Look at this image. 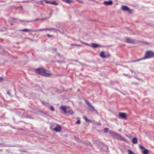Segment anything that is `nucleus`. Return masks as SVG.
<instances>
[{"instance_id":"nucleus-1","label":"nucleus","mask_w":154,"mask_h":154,"mask_svg":"<svg viewBox=\"0 0 154 154\" xmlns=\"http://www.w3.org/2000/svg\"><path fill=\"white\" fill-rule=\"evenodd\" d=\"M36 72L39 74H40L45 76H49L51 75V74L49 72L46 70L44 68H41L35 69Z\"/></svg>"},{"instance_id":"nucleus-2","label":"nucleus","mask_w":154,"mask_h":154,"mask_svg":"<svg viewBox=\"0 0 154 154\" xmlns=\"http://www.w3.org/2000/svg\"><path fill=\"white\" fill-rule=\"evenodd\" d=\"M154 58V52L151 51H147L145 53L144 57L143 58L134 61L133 62H137L143 59L151 58Z\"/></svg>"},{"instance_id":"nucleus-3","label":"nucleus","mask_w":154,"mask_h":154,"mask_svg":"<svg viewBox=\"0 0 154 154\" xmlns=\"http://www.w3.org/2000/svg\"><path fill=\"white\" fill-rule=\"evenodd\" d=\"M60 109L65 113L68 115H72L73 114V112L71 108L68 106H61L60 107Z\"/></svg>"},{"instance_id":"nucleus-4","label":"nucleus","mask_w":154,"mask_h":154,"mask_svg":"<svg viewBox=\"0 0 154 154\" xmlns=\"http://www.w3.org/2000/svg\"><path fill=\"white\" fill-rule=\"evenodd\" d=\"M50 129L52 131H54L56 132H60L62 129V128L61 126H56L55 127L51 126Z\"/></svg>"},{"instance_id":"nucleus-5","label":"nucleus","mask_w":154,"mask_h":154,"mask_svg":"<svg viewBox=\"0 0 154 154\" xmlns=\"http://www.w3.org/2000/svg\"><path fill=\"white\" fill-rule=\"evenodd\" d=\"M119 116L121 118L126 120L127 119V115L125 113L119 112Z\"/></svg>"},{"instance_id":"nucleus-6","label":"nucleus","mask_w":154,"mask_h":154,"mask_svg":"<svg viewBox=\"0 0 154 154\" xmlns=\"http://www.w3.org/2000/svg\"><path fill=\"white\" fill-rule=\"evenodd\" d=\"M122 9L124 11H128L129 13L131 12V11L129 8L127 6L125 5H122Z\"/></svg>"},{"instance_id":"nucleus-7","label":"nucleus","mask_w":154,"mask_h":154,"mask_svg":"<svg viewBox=\"0 0 154 154\" xmlns=\"http://www.w3.org/2000/svg\"><path fill=\"white\" fill-rule=\"evenodd\" d=\"M109 134L111 136L114 138L116 139L118 134L117 133H115L112 131H109Z\"/></svg>"},{"instance_id":"nucleus-8","label":"nucleus","mask_w":154,"mask_h":154,"mask_svg":"<svg viewBox=\"0 0 154 154\" xmlns=\"http://www.w3.org/2000/svg\"><path fill=\"white\" fill-rule=\"evenodd\" d=\"M116 139L125 142H127L126 140L122 136L119 134H118Z\"/></svg>"},{"instance_id":"nucleus-9","label":"nucleus","mask_w":154,"mask_h":154,"mask_svg":"<svg viewBox=\"0 0 154 154\" xmlns=\"http://www.w3.org/2000/svg\"><path fill=\"white\" fill-rule=\"evenodd\" d=\"M86 103L88 106L89 109L90 111L92 112L95 111V109L94 107L92 106L89 102H87Z\"/></svg>"},{"instance_id":"nucleus-10","label":"nucleus","mask_w":154,"mask_h":154,"mask_svg":"<svg viewBox=\"0 0 154 154\" xmlns=\"http://www.w3.org/2000/svg\"><path fill=\"white\" fill-rule=\"evenodd\" d=\"M139 147H140V148L141 149H144V150H143V151L142 152L143 154H148L149 153V151L147 149H145L144 148L143 146L140 145H139Z\"/></svg>"},{"instance_id":"nucleus-11","label":"nucleus","mask_w":154,"mask_h":154,"mask_svg":"<svg viewBox=\"0 0 154 154\" xmlns=\"http://www.w3.org/2000/svg\"><path fill=\"white\" fill-rule=\"evenodd\" d=\"M100 56L103 58H105L109 57L110 55L108 54L107 55H106L104 51H101L100 53Z\"/></svg>"},{"instance_id":"nucleus-12","label":"nucleus","mask_w":154,"mask_h":154,"mask_svg":"<svg viewBox=\"0 0 154 154\" xmlns=\"http://www.w3.org/2000/svg\"><path fill=\"white\" fill-rule=\"evenodd\" d=\"M51 29H54L53 28H46L44 29H40L38 30H34L32 31L33 32H42L43 31H44L45 30H51Z\"/></svg>"},{"instance_id":"nucleus-13","label":"nucleus","mask_w":154,"mask_h":154,"mask_svg":"<svg viewBox=\"0 0 154 154\" xmlns=\"http://www.w3.org/2000/svg\"><path fill=\"white\" fill-rule=\"evenodd\" d=\"M45 1L47 3L51 4L54 5H58V4L55 1H53L51 2L48 1L47 0H45Z\"/></svg>"},{"instance_id":"nucleus-14","label":"nucleus","mask_w":154,"mask_h":154,"mask_svg":"<svg viewBox=\"0 0 154 154\" xmlns=\"http://www.w3.org/2000/svg\"><path fill=\"white\" fill-rule=\"evenodd\" d=\"M126 42L127 43H133L134 42V41L133 40L128 38H126Z\"/></svg>"},{"instance_id":"nucleus-15","label":"nucleus","mask_w":154,"mask_h":154,"mask_svg":"<svg viewBox=\"0 0 154 154\" xmlns=\"http://www.w3.org/2000/svg\"><path fill=\"white\" fill-rule=\"evenodd\" d=\"M103 3L106 5H111L113 4V2L111 1H105Z\"/></svg>"},{"instance_id":"nucleus-16","label":"nucleus","mask_w":154,"mask_h":154,"mask_svg":"<svg viewBox=\"0 0 154 154\" xmlns=\"http://www.w3.org/2000/svg\"><path fill=\"white\" fill-rule=\"evenodd\" d=\"M91 46L94 48H97L100 47L101 46L96 44L92 43L91 44Z\"/></svg>"},{"instance_id":"nucleus-17","label":"nucleus","mask_w":154,"mask_h":154,"mask_svg":"<svg viewBox=\"0 0 154 154\" xmlns=\"http://www.w3.org/2000/svg\"><path fill=\"white\" fill-rule=\"evenodd\" d=\"M132 142L133 144H135L137 143V138L135 137H134L132 139Z\"/></svg>"},{"instance_id":"nucleus-18","label":"nucleus","mask_w":154,"mask_h":154,"mask_svg":"<svg viewBox=\"0 0 154 154\" xmlns=\"http://www.w3.org/2000/svg\"><path fill=\"white\" fill-rule=\"evenodd\" d=\"M33 30H32L30 29H24L20 30L21 31L24 32H28L29 31H32Z\"/></svg>"},{"instance_id":"nucleus-19","label":"nucleus","mask_w":154,"mask_h":154,"mask_svg":"<svg viewBox=\"0 0 154 154\" xmlns=\"http://www.w3.org/2000/svg\"><path fill=\"white\" fill-rule=\"evenodd\" d=\"M103 149L104 150V151L106 152H108V148L106 146H104L103 148Z\"/></svg>"},{"instance_id":"nucleus-20","label":"nucleus","mask_w":154,"mask_h":154,"mask_svg":"<svg viewBox=\"0 0 154 154\" xmlns=\"http://www.w3.org/2000/svg\"><path fill=\"white\" fill-rule=\"evenodd\" d=\"M64 2H66L67 3H69L70 2H72V0H62Z\"/></svg>"},{"instance_id":"nucleus-21","label":"nucleus","mask_w":154,"mask_h":154,"mask_svg":"<svg viewBox=\"0 0 154 154\" xmlns=\"http://www.w3.org/2000/svg\"><path fill=\"white\" fill-rule=\"evenodd\" d=\"M83 118L84 119L88 122H91V120L87 119L86 117H84Z\"/></svg>"},{"instance_id":"nucleus-22","label":"nucleus","mask_w":154,"mask_h":154,"mask_svg":"<svg viewBox=\"0 0 154 154\" xmlns=\"http://www.w3.org/2000/svg\"><path fill=\"white\" fill-rule=\"evenodd\" d=\"M128 154H134V153L131 150H128Z\"/></svg>"},{"instance_id":"nucleus-23","label":"nucleus","mask_w":154,"mask_h":154,"mask_svg":"<svg viewBox=\"0 0 154 154\" xmlns=\"http://www.w3.org/2000/svg\"><path fill=\"white\" fill-rule=\"evenodd\" d=\"M50 109L52 111H54V108L53 106H51Z\"/></svg>"},{"instance_id":"nucleus-24","label":"nucleus","mask_w":154,"mask_h":154,"mask_svg":"<svg viewBox=\"0 0 154 154\" xmlns=\"http://www.w3.org/2000/svg\"><path fill=\"white\" fill-rule=\"evenodd\" d=\"M71 45L72 46H81V45L79 44H71Z\"/></svg>"},{"instance_id":"nucleus-25","label":"nucleus","mask_w":154,"mask_h":154,"mask_svg":"<svg viewBox=\"0 0 154 154\" xmlns=\"http://www.w3.org/2000/svg\"><path fill=\"white\" fill-rule=\"evenodd\" d=\"M108 128H105L104 129V132L105 133L107 132L108 131Z\"/></svg>"},{"instance_id":"nucleus-26","label":"nucleus","mask_w":154,"mask_h":154,"mask_svg":"<svg viewBox=\"0 0 154 154\" xmlns=\"http://www.w3.org/2000/svg\"><path fill=\"white\" fill-rule=\"evenodd\" d=\"M80 120H78L76 122V124H80Z\"/></svg>"},{"instance_id":"nucleus-27","label":"nucleus","mask_w":154,"mask_h":154,"mask_svg":"<svg viewBox=\"0 0 154 154\" xmlns=\"http://www.w3.org/2000/svg\"><path fill=\"white\" fill-rule=\"evenodd\" d=\"M47 36L48 37H52L53 36V35H49V34H47Z\"/></svg>"},{"instance_id":"nucleus-28","label":"nucleus","mask_w":154,"mask_h":154,"mask_svg":"<svg viewBox=\"0 0 154 154\" xmlns=\"http://www.w3.org/2000/svg\"><path fill=\"white\" fill-rule=\"evenodd\" d=\"M3 80V78L2 77H0V82H2Z\"/></svg>"},{"instance_id":"nucleus-29","label":"nucleus","mask_w":154,"mask_h":154,"mask_svg":"<svg viewBox=\"0 0 154 154\" xmlns=\"http://www.w3.org/2000/svg\"><path fill=\"white\" fill-rule=\"evenodd\" d=\"M54 29H51V30H49L50 31H52V30H55V29L54 28Z\"/></svg>"},{"instance_id":"nucleus-30","label":"nucleus","mask_w":154,"mask_h":154,"mask_svg":"<svg viewBox=\"0 0 154 154\" xmlns=\"http://www.w3.org/2000/svg\"><path fill=\"white\" fill-rule=\"evenodd\" d=\"M7 93L8 94H10V91H7Z\"/></svg>"},{"instance_id":"nucleus-31","label":"nucleus","mask_w":154,"mask_h":154,"mask_svg":"<svg viewBox=\"0 0 154 154\" xmlns=\"http://www.w3.org/2000/svg\"><path fill=\"white\" fill-rule=\"evenodd\" d=\"M127 136L128 137H129V138H130L131 137V136Z\"/></svg>"},{"instance_id":"nucleus-32","label":"nucleus","mask_w":154,"mask_h":154,"mask_svg":"<svg viewBox=\"0 0 154 154\" xmlns=\"http://www.w3.org/2000/svg\"><path fill=\"white\" fill-rule=\"evenodd\" d=\"M40 20V19H37L36 20V21H37L38 20Z\"/></svg>"},{"instance_id":"nucleus-33","label":"nucleus","mask_w":154,"mask_h":154,"mask_svg":"<svg viewBox=\"0 0 154 154\" xmlns=\"http://www.w3.org/2000/svg\"><path fill=\"white\" fill-rule=\"evenodd\" d=\"M119 131H121V129H119Z\"/></svg>"},{"instance_id":"nucleus-34","label":"nucleus","mask_w":154,"mask_h":154,"mask_svg":"<svg viewBox=\"0 0 154 154\" xmlns=\"http://www.w3.org/2000/svg\"><path fill=\"white\" fill-rule=\"evenodd\" d=\"M79 91V89L78 90V91Z\"/></svg>"}]
</instances>
